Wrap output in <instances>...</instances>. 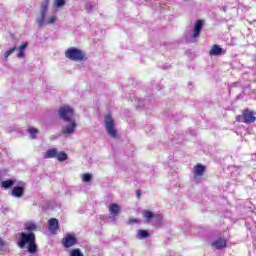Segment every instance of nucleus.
I'll return each instance as SVG.
<instances>
[{
  "mask_svg": "<svg viewBox=\"0 0 256 256\" xmlns=\"http://www.w3.org/2000/svg\"><path fill=\"white\" fill-rule=\"evenodd\" d=\"M62 245L66 249H69L71 247H74V245H77V237L73 234H67L63 239H62Z\"/></svg>",
  "mask_w": 256,
  "mask_h": 256,
  "instance_id": "nucleus-7",
  "label": "nucleus"
},
{
  "mask_svg": "<svg viewBox=\"0 0 256 256\" xmlns=\"http://www.w3.org/2000/svg\"><path fill=\"white\" fill-rule=\"evenodd\" d=\"M66 59H70V61H83L85 59V53L82 50L71 47L65 51Z\"/></svg>",
  "mask_w": 256,
  "mask_h": 256,
  "instance_id": "nucleus-3",
  "label": "nucleus"
},
{
  "mask_svg": "<svg viewBox=\"0 0 256 256\" xmlns=\"http://www.w3.org/2000/svg\"><path fill=\"white\" fill-rule=\"evenodd\" d=\"M56 159L63 163V161H67V153L57 151Z\"/></svg>",
  "mask_w": 256,
  "mask_h": 256,
  "instance_id": "nucleus-24",
  "label": "nucleus"
},
{
  "mask_svg": "<svg viewBox=\"0 0 256 256\" xmlns=\"http://www.w3.org/2000/svg\"><path fill=\"white\" fill-rule=\"evenodd\" d=\"M93 179V176L89 173L83 174L82 175V181L84 183H89V181H91Z\"/></svg>",
  "mask_w": 256,
  "mask_h": 256,
  "instance_id": "nucleus-29",
  "label": "nucleus"
},
{
  "mask_svg": "<svg viewBox=\"0 0 256 256\" xmlns=\"http://www.w3.org/2000/svg\"><path fill=\"white\" fill-rule=\"evenodd\" d=\"M135 223H139V219L130 218L128 220V225H135Z\"/></svg>",
  "mask_w": 256,
  "mask_h": 256,
  "instance_id": "nucleus-32",
  "label": "nucleus"
},
{
  "mask_svg": "<svg viewBox=\"0 0 256 256\" xmlns=\"http://www.w3.org/2000/svg\"><path fill=\"white\" fill-rule=\"evenodd\" d=\"M15 185V180H6L2 182L3 189H9V187H13Z\"/></svg>",
  "mask_w": 256,
  "mask_h": 256,
  "instance_id": "nucleus-25",
  "label": "nucleus"
},
{
  "mask_svg": "<svg viewBox=\"0 0 256 256\" xmlns=\"http://www.w3.org/2000/svg\"><path fill=\"white\" fill-rule=\"evenodd\" d=\"M48 229L50 233H52V235H55V233H57V229H59V221L57 220V218H51L48 221Z\"/></svg>",
  "mask_w": 256,
  "mask_h": 256,
  "instance_id": "nucleus-13",
  "label": "nucleus"
},
{
  "mask_svg": "<svg viewBox=\"0 0 256 256\" xmlns=\"http://www.w3.org/2000/svg\"><path fill=\"white\" fill-rule=\"evenodd\" d=\"M203 25H205V20L199 19L195 22L193 28V41L199 39L201 31H203Z\"/></svg>",
  "mask_w": 256,
  "mask_h": 256,
  "instance_id": "nucleus-8",
  "label": "nucleus"
},
{
  "mask_svg": "<svg viewBox=\"0 0 256 256\" xmlns=\"http://www.w3.org/2000/svg\"><path fill=\"white\" fill-rule=\"evenodd\" d=\"M143 217L146 219V221H151L152 219H157V221H161L163 219V216L161 214H153V212L149 210H145L143 212Z\"/></svg>",
  "mask_w": 256,
  "mask_h": 256,
  "instance_id": "nucleus-14",
  "label": "nucleus"
},
{
  "mask_svg": "<svg viewBox=\"0 0 256 256\" xmlns=\"http://www.w3.org/2000/svg\"><path fill=\"white\" fill-rule=\"evenodd\" d=\"M76 129H77V122L75 120L67 122V124L62 127V134L63 135H73V133H75Z\"/></svg>",
  "mask_w": 256,
  "mask_h": 256,
  "instance_id": "nucleus-9",
  "label": "nucleus"
},
{
  "mask_svg": "<svg viewBox=\"0 0 256 256\" xmlns=\"http://www.w3.org/2000/svg\"><path fill=\"white\" fill-rule=\"evenodd\" d=\"M15 51H17V47L14 46V47L10 48L9 50H7L4 53V58L9 59V57H11V55H13V53H15Z\"/></svg>",
  "mask_w": 256,
  "mask_h": 256,
  "instance_id": "nucleus-26",
  "label": "nucleus"
},
{
  "mask_svg": "<svg viewBox=\"0 0 256 256\" xmlns=\"http://www.w3.org/2000/svg\"><path fill=\"white\" fill-rule=\"evenodd\" d=\"M186 55H188L189 57H191V52H186Z\"/></svg>",
  "mask_w": 256,
  "mask_h": 256,
  "instance_id": "nucleus-34",
  "label": "nucleus"
},
{
  "mask_svg": "<svg viewBox=\"0 0 256 256\" xmlns=\"http://www.w3.org/2000/svg\"><path fill=\"white\" fill-rule=\"evenodd\" d=\"M210 55L219 56L223 54V48L219 47V45L214 44L210 50Z\"/></svg>",
  "mask_w": 256,
  "mask_h": 256,
  "instance_id": "nucleus-18",
  "label": "nucleus"
},
{
  "mask_svg": "<svg viewBox=\"0 0 256 256\" xmlns=\"http://www.w3.org/2000/svg\"><path fill=\"white\" fill-rule=\"evenodd\" d=\"M17 245L20 249H25V247H27L28 253H30V255H35V253H37V243H36L35 233L21 232L20 239L17 242Z\"/></svg>",
  "mask_w": 256,
  "mask_h": 256,
  "instance_id": "nucleus-1",
  "label": "nucleus"
},
{
  "mask_svg": "<svg viewBox=\"0 0 256 256\" xmlns=\"http://www.w3.org/2000/svg\"><path fill=\"white\" fill-rule=\"evenodd\" d=\"M212 249H225L227 247V240L225 238H218L212 241L211 243Z\"/></svg>",
  "mask_w": 256,
  "mask_h": 256,
  "instance_id": "nucleus-12",
  "label": "nucleus"
},
{
  "mask_svg": "<svg viewBox=\"0 0 256 256\" xmlns=\"http://www.w3.org/2000/svg\"><path fill=\"white\" fill-rule=\"evenodd\" d=\"M25 195V182L18 183V186L12 188L11 196L16 199H21Z\"/></svg>",
  "mask_w": 256,
  "mask_h": 256,
  "instance_id": "nucleus-6",
  "label": "nucleus"
},
{
  "mask_svg": "<svg viewBox=\"0 0 256 256\" xmlns=\"http://www.w3.org/2000/svg\"><path fill=\"white\" fill-rule=\"evenodd\" d=\"M110 215H113L114 217H117L119 213H121V207H119L118 204H111L109 207Z\"/></svg>",
  "mask_w": 256,
  "mask_h": 256,
  "instance_id": "nucleus-16",
  "label": "nucleus"
},
{
  "mask_svg": "<svg viewBox=\"0 0 256 256\" xmlns=\"http://www.w3.org/2000/svg\"><path fill=\"white\" fill-rule=\"evenodd\" d=\"M104 123L106 127V131L112 139H117V128H115V120L111 116V114H107L104 117Z\"/></svg>",
  "mask_w": 256,
  "mask_h": 256,
  "instance_id": "nucleus-2",
  "label": "nucleus"
},
{
  "mask_svg": "<svg viewBox=\"0 0 256 256\" xmlns=\"http://www.w3.org/2000/svg\"><path fill=\"white\" fill-rule=\"evenodd\" d=\"M147 105H149V98L139 101V107H144V109H147Z\"/></svg>",
  "mask_w": 256,
  "mask_h": 256,
  "instance_id": "nucleus-31",
  "label": "nucleus"
},
{
  "mask_svg": "<svg viewBox=\"0 0 256 256\" xmlns=\"http://www.w3.org/2000/svg\"><path fill=\"white\" fill-rule=\"evenodd\" d=\"M2 247H5V242L0 238V249H2Z\"/></svg>",
  "mask_w": 256,
  "mask_h": 256,
  "instance_id": "nucleus-33",
  "label": "nucleus"
},
{
  "mask_svg": "<svg viewBox=\"0 0 256 256\" xmlns=\"http://www.w3.org/2000/svg\"><path fill=\"white\" fill-rule=\"evenodd\" d=\"M149 237V232L147 230H137L136 238L137 239H147Z\"/></svg>",
  "mask_w": 256,
  "mask_h": 256,
  "instance_id": "nucleus-21",
  "label": "nucleus"
},
{
  "mask_svg": "<svg viewBox=\"0 0 256 256\" xmlns=\"http://www.w3.org/2000/svg\"><path fill=\"white\" fill-rule=\"evenodd\" d=\"M187 41H193V26H189L185 31Z\"/></svg>",
  "mask_w": 256,
  "mask_h": 256,
  "instance_id": "nucleus-22",
  "label": "nucleus"
},
{
  "mask_svg": "<svg viewBox=\"0 0 256 256\" xmlns=\"http://www.w3.org/2000/svg\"><path fill=\"white\" fill-rule=\"evenodd\" d=\"M57 148H51L48 149L44 154H43V159H55L57 157Z\"/></svg>",
  "mask_w": 256,
  "mask_h": 256,
  "instance_id": "nucleus-15",
  "label": "nucleus"
},
{
  "mask_svg": "<svg viewBox=\"0 0 256 256\" xmlns=\"http://www.w3.org/2000/svg\"><path fill=\"white\" fill-rule=\"evenodd\" d=\"M243 123H255L256 113L251 110H244L242 113Z\"/></svg>",
  "mask_w": 256,
  "mask_h": 256,
  "instance_id": "nucleus-11",
  "label": "nucleus"
},
{
  "mask_svg": "<svg viewBox=\"0 0 256 256\" xmlns=\"http://www.w3.org/2000/svg\"><path fill=\"white\" fill-rule=\"evenodd\" d=\"M47 15L40 14V16L36 19V23L39 27H47V25H53L55 21H57V15H52L45 19Z\"/></svg>",
  "mask_w": 256,
  "mask_h": 256,
  "instance_id": "nucleus-5",
  "label": "nucleus"
},
{
  "mask_svg": "<svg viewBox=\"0 0 256 256\" xmlns=\"http://www.w3.org/2000/svg\"><path fill=\"white\" fill-rule=\"evenodd\" d=\"M65 6V0H55L54 7L61 8Z\"/></svg>",
  "mask_w": 256,
  "mask_h": 256,
  "instance_id": "nucleus-30",
  "label": "nucleus"
},
{
  "mask_svg": "<svg viewBox=\"0 0 256 256\" xmlns=\"http://www.w3.org/2000/svg\"><path fill=\"white\" fill-rule=\"evenodd\" d=\"M37 223L33 222V221H29L26 222L24 225V229H26V231H29V233H33V231H37Z\"/></svg>",
  "mask_w": 256,
  "mask_h": 256,
  "instance_id": "nucleus-17",
  "label": "nucleus"
},
{
  "mask_svg": "<svg viewBox=\"0 0 256 256\" xmlns=\"http://www.w3.org/2000/svg\"><path fill=\"white\" fill-rule=\"evenodd\" d=\"M28 44L27 42L23 43L19 48H18V53H17V57L19 59H23L25 57V50L27 49Z\"/></svg>",
  "mask_w": 256,
  "mask_h": 256,
  "instance_id": "nucleus-19",
  "label": "nucleus"
},
{
  "mask_svg": "<svg viewBox=\"0 0 256 256\" xmlns=\"http://www.w3.org/2000/svg\"><path fill=\"white\" fill-rule=\"evenodd\" d=\"M58 115L65 123L75 121V119H73V117H75V110H73L71 106H62L58 111Z\"/></svg>",
  "mask_w": 256,
  "mask_h": 256,
  "instance_id": "nucleus-4",
  "label": "nucleus"
},
{
  "mask_svg": "<svg viewBox=\"0 0 256 256\" xmlns=\"http://www.w3.org/2000/svg\"><path fill=\"white\" fill-rule=\"evenodd\" d=\"M97 7V2H88L86 3V11L91 12Z\"/></svg>",
  "mask_w": 256,
  "mask_h": 256,
  "instance_id": "nucleus-27",
  "label": "nucleus"
},
{
  "mask_svg": "<svg viewBox=\"0 0 256 256\" xmlns=\"http://www.w3.org/2000/svg\"><path fill=\"white\" fill-rule=\"evenodd\" d=\"M28 133L31 137V139H36L37 135H39V130L37 128H28Z\"/></svg>",
  "mask_w": 256,
  "mask_h": 256,
  "instance_id": "nucleus-23",
  "label": "nucleus"
},
{
  "mask_svg": "<svg viewBox=\"0 0 256 256\" xmlns=\"http://www.w3.org/2000/svg\"><path fill=\"white\" fill-rule=\"evenodd\" d=\"M70 256H84L83 252H81V249L76 248L70 251Z\"/></svg>",
  "mask_w": 256,
  "mask_h": 256,
  "instance_id": "nucleus-28",
  "label": "nucleus"
},
{
  "mask_svg": "<svg viewBox=\"0 0 256 256\" xmlns=\"http://www.w3.org/2000/svg\"><path fill=\"white\" fill-rule=\"evenodd\" d=\"M207 170V167L204 165L198 163L194 166V180L201 181L203 179V175H205V171Z\"/></svg>",
  "mask_w": 256,
  "mask_h": 256,
  "instance_id": "nucleus-10",
  "label": "nucleus"
},
{
  "mask_svg": "<svg viewBox=\"0 0 256 256\" xmlns=\"http://www.w3.org/2000/svg\"><path fill=\"white\" fill-rule=\"evenodd\" d=\"M49 1L50 0H43L40 8V15H47V10L49 9Z\"/></svg>",
  "mask_w": 256,
  "mask_h": 256,
  "instance_id": "nucleus-20",
  "label": "nucleus"
}]
</instances>
